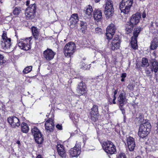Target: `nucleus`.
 <instances>
[{"mask_svg": "<svg viewBox=\"0 0 158 158\" xmlns=\"http://www.w3.org/2000/svg\"><path fill=\"white\" fill-rule=\"evenodd\" d=\"M136 118H139V121L141 123L139 128L138 135L140 138H143L149 133L151 125L147 119L144 120L140 114L136 115Z\"/></svg>", "mask_w": 158, "mask_h": 158, "instance_id": "obj_1", "label": "nucleus"}, {"mask_svg": "<svg viewBox=\"0 0 158 158\" xmlns=\"http://www.w3.org/2000/svg\"><path fill=\"white\" fill-rule=\"evenodd\" d=\"M133 0H122L119 5V8L121 12L124 14L128 13L133 3Z\"/></svg>", "mask_w": 158, "mask_h": 158, "instance_id": "obj_2", "label": "nucleus"}, {"mask_svg": "<svg viewBox=\"0 0 158 158\" xmlns=\"http://www.w3.org/2000/svg\"><path fill=\"white\" fill-rule=\"evenodd\" d=\"M102 146L103 149L107 154H112L116 151L115 146L110 141L103 142Z\"/></svg>", "mask_w": 158, "mask_h": 158, "instance_id": "obj_3", "label": "nucleus"}, {"mask_svg": "<svg viewBox=\"0 0 158 158\" xmlns=\"http://www.w3.org/2000/svg\"><path fill=\"white\" fill-rule=\"evenodd\" d=\"M2 38L0 42V47L2 49L5 50L10 48L11 45V40L10 38H7L6 32L5 31H3Z\"/></svg>", "mask_w": 158, "mask_h": 158, "instance_id": "obj_4", "label": "nucleus"}, {"mask_svg": "<svg viewBox=\"0 0 158 158\" xmlns=\"http://www.w3.org/2000/svg\"><path fill=\"white\" fill-rule=\"evenodd\" d=\"M114 10L113 2L111 0L106 1L105 8L104 13L106 18L112 17L114 13Z\"/></svg>", "mask_w": 158, "mask_h": 158, "instance_id": "obj_5", "label": "nucleus"}, {"mask_svg": "<svg viewBox=\"0 0 158 158\" xmlns=\"http://www.w3.org/2000/svg\"><path fill=\"white\" fill-rule=\"evenodd\" d=\"M36 6L35 4H31L25 11V14L27 19H31L34 17Z\"/></svg>", "mask_w": 158, "mask_h": 158, "instance_id": "obj_6", "label": "nucleus"}, {"mask_svg": "<svg viewBox=\"0 0 158 158\" xmlns=\"http://www.w3.org/2000/svg\"><path fill=\"white\" fill-rule=\"evenodd\" d=\"M30 38L25 40L21 39L19 40L18 43V46L21 49L25 50H28L31 48L30 44Z\"/></svg>", "mask_w": 158, "mask_h": 158, "instance_id": "obj_7", "label": "nucleus"}, {"mask_svg": "<svg viewBox=\"0 0 158 158\" xmlns=\"http://www.w3.org/2000/svg\"><path fill=\"white\" fill-rule=\"evenodd\" d=\"M116 29L113 23L110 24L106 28V35L107 39L110 40L111 39L114 35Z\"/></svg>", "mask_w": 158, "mask_h": 158, "instance_id": "obj_8", "label": "nucleus"}, {"mask_svg": "<svg viewBox=\"0 0 158 158\" xmlns=\"http://www.w3.org/2000/svg\"><path fill=\"white\" fill-rule=\"evenodd\" d=\"M152 54L154 56V58L151 56L149 60V62L152 64V71H154L155 73H156L158 70V61L156 59V56L155 53H153Z\"/></svg>", "mask_w": 158, "mask_h": 158, "instance_id": "obj_9", "label": "nucleus"}, {"mask_svg": "<svg viewBox=\"0 0 158 158\" xmlns=\"http://www.w3.org/2000/svg\"><path fill=\"white\" fill-rule=\"evenodd\" d=\"M7 120L13 128L19 127L20 125V123L19 119L15 116L10 117L8 118Z\"/></svg>", "mask_w": 158, "mask_h": 158, "instance_id": "obj_10", "label": "nucleus"}, {"mask_svg": "<svg viewBox=\"0 0 158 158\" xmlns=\"http://www.w3.org/2000/svg\"><path fill=\"white\" fill-rule=\"evenodd\" d=\"M77 91L80 95H83L86 92V86L85 83L83 81L80 82L78 84L77 88Z\"/></svg>", "mask_w": 158, "mask_h": 158, "instance_id": "obj_11", "label": "nucleus"}, {"mask_svg": "<svg viewBox=\"0 0 158 158\" xmlns=\"http://www.w3.org/2000/svg\"><path fill=\"white\" fill-rule=\"evenodd\" d=\"M55 55V53L49 48H47L43 52V56L48 60H50L52 59Z\"/></svg>", "mask_w": 158, "mask_h": 158, "instance_id": "obj_12", "label": "nucleus"}, {"mask_svg": "<svg viewBox=\"0 0 158 158\" xmlns=\"http://www.w3.org/2000/svg\"><path fill=\"white\" fill-rule=\"evenodd\" d=\"M70 151V153L72 157H77L81 153L80 145L76 144L74 147L72 148Z\"/></svg>", "mask_w": 158, "mask_h": 158, "instance_id": "obj_13", "label": "nucleus"}, {"mask_svg": "<svg viewBox=\"0 0 158 158\" xmlns=\"http://www.w3.org/2000/svg\"><path fill=\"white\" fill-rule=\"evenodd\" d=\"M120 40L119 37L117 35L113 39L111 42V48L112 50H115L119 48L120 47Z\"/></svg>", "mask_w": 158, "mask_h": 158, "instance_id": "obj_14", "label": "nucleus"}, {"mask_svg": "<svg viewBox=\"0 0 158 158\" xmlns=\"http://www.w3.org/2000/svg\"><path fill=\"white\" fill-rule=\"evenodd\" d=\"M45 126L46 130L48 132L52 131L54 128V122L50 118L49 119L46 121Z\"/></svg>", "mask_w": 158, "mask_h": 158, "instance_id": "obj_15", "label": "nucleus"}, {"mask_svg": "<svg viewBox=\"0 0 158 158\" xmlns=\"http://www.w3.org/2000/svg\"><path fill=\"white\" fill-rule=\"evenodd\" d=\"M140 18V15L139 13H137L131 16L130 22L132 24L136 25L139 22Z\"/></svg>", "mask_w": 158, "mask_h": 158, "instance_id": "obj_16", "label": "nucleus"}, {"mask_svg": "<svg viewBox=\"0 0 158 158\" xmlns=\"http://www.w3.org/2000/svg\"><path fill=\"white\" fill-rule=\"evenodd\" d=\"M78 21V17L77 14H73L70 18V23L71 27H74Z\"/></svg>", "mask_w": 158, "mask_h": 158, "instance_id": "obj_17", "label": "nucleus"}, {"mask_svg": "<svg viewBox=\"0 0 158 158\" xmlns=\"http://www.w3.org/2000/svg\"><path fill=\"white\" fill-rule=\"evenodd\" d=\"M127 143L129 150L130 151H133L135 145L134 139L129 137L127 139Z\"/></svg>", "mask_w": 158, "mask_h": 158, "instance_id": "obj_18", "label": "nucleus"}, {"mask_svg": "<svg viewBox=\"0 0 158 158\" xmlns=\"http://www.w3.org/2000/svg\"><path fill=\"white\" fill-rule=\"evenodd\" d=\"M118 101L120 105L119 106H123L127 102L125 96L122 93L119 94L118 98Z\"/></svg>", "mask_w": 158, "mask_h": 158, "instance_id": "obj_19", "label": "nucleus"}, {"mask_svg": "<svg viewBox=\"0 0 158 158\" xmlns=\"http://www.w3.org/2000/svg\"><path fill=\"white\" fill-rule=\"evenodd\" d=\"M94 17L95 20L97 21L102 18V15L101 11L97 10L94 11L93 13Z\"/></svg>", "mask_w": 158, "mask_h": 158, "instance_id": "obj_20", "label": "nucleus"}, {"mask_svg": "<svg viewBox=\"0 0 158 158\" xmlns=\"http://www.w3.org/2000/svg\"><path fill=\"white\" fill-rule=\"evenodd\" d=\"M63 146L62 144H57L56 148L58 154L62 157L65 156V151L63 148Z\"/></svg>", "mask_w": 158, "mask_h": 158, "instance_id": "obj_21", "label": "nucleus"}, {"mask_svg": "<svg viewBox=\"0 0 158 158\" xmlns=\"http://www.w3.org/2000/svg\"><path fill=\"white\" fill-rule=\"evenodd\" d=\"M93 11L92 6L90 5L87 6L85 7L84 10V11L85 13V16L88 17L91 15V13Z\"/></svg>", "mask_w": 158, "mask_h": 158, "instance_id": "obj_22", "label": "nucleus"}, {"mask_svg": "<svg viewBox=\"0 0 158 158\" xmlns=\"http://www.w3.org/2000/svg\"><path fill=\"white\" fill-rule=\"evenodd\" d=\"M34 138L36 142L38 144H41L44 141V137L41 133L38 134L37 135L34 136Z\"/></svg>", "mask_w": 158, "mask_h": 158, "instance_id": "obj_23", "label": "nucleus"}, {"mask_svg": "<svg viewBox=\"0 0 158 158\" xmlns=\"http://www.w3.org/2000/svg\"><path fill=\"white\" fill-rule=\"evenodd\" d=\"M134 25L130 23H128L125 25V30L127 34H128L133 30V26Z\"/></svg>", "mask_w": 158, "mask_h": 158, "instance_id": "obj_24", "label": "nucleus"}, {"mask_svg": "<svg viewBox=\"0 0 158 158\" xmlns=\"http://www.w3.org/2000/svg\"><path fill=\"white\" fill-rule=\"evenodd\" d=\"M91 110V111L90 112V114L94 115H99L98 107L97 105H94Z\"/></svg>", "mask_w": 158, "mask_h": 158, "instance_id": "obj_25", "label": "nucleus"}, {"mask_svg": "<svg viewBox=\"0 0 158 158\" xmlns=\"http://www.w3.org/2000/svg\"><path fill=\"white\" fill-rule=\"evenodd\" d=\"M142 30V28L140 27L135 29L133 32V35L132 37V38H134L137 39V38L138 37L139 34Z\"/></svg>", "mask_w": 158, "mask_h": 158, "instance_id": "obj_26", "label": "nucleus"}, {"mask_svg": "<svg viewBox=\"0 0 158 158\" xmlns=\"http://www.w3.org/2000/svg\"><path fill=\"white\" fill-rule=\"evenodd\" d=\"M76 50L75 44L72 42H70V57L73 55Z\"/></svg>", "mask_w": 158, "mask_h": 158, "instance_id": "obj_27", "label": "nucleus"}, {"mask_svg": "<svg viewBox=\"0 0 158 158\" xmlns=\"http://www.w3.org/2000/svg\"><path fill=\"white\" fill-rule=\"evenodd\" d=\"M29 130L27 124L25 123L21 124V131L25 133H27Z\"/></svg>", "mask_w": 158, "mask_h": 158, "instance_id": "obj_28", "label": "nucleus"}, {"mask_svg": "<svg viewBox=\"0 0 158 158\" xmlns=\"http://www.w3.org/2000/svg\"><path fill=\"white\" fill-rule=\"evenodd\" d=\"M64 53L65 56H69V42L67 44L64 46L63 49Z\"/></svg>", "mask_w": 158, "mask_h": 158, "instance_id": "obj_29", "label": "nucleus"}, {"mask_svg": "<svg viewBox=\"0 0 158 158\" xmlns=\"http://www.w3.org/2000/svg\"><path fill=\"white\" fill-rule=\"evenodd\" d=\"M131 44L132 48L134 49H136L138 47L137 44V40L136 39L132 38L131 42Z\"/></svg>", "mask_w": 158, "mask_h": 158, "instance_id": "obj_30", "label": "nucleus"}, {"mask_svg": "<svg viewBox=\"0 0 158 158\" xmlns=\"http://www.w3.org/2000/svg\"><path fill=\"white\" fill-rule=\"evenodd\" d=\"M32 32L34 38L36 39H38V31L37 28L34 27H33L32 28Z\"/></svg>", "mask_w": 158, "mask_h": 158, "instance_id": "obj_31", "label": "nucleus"}, {"mask_svg": "<svg viewBox=\"0 0 158 158\" xmlns=\"http://www.w3.org/2000/svg\"><path fill=\"white\" fill-rule=\"evenodd\" d=\"M31 131L32 134L34 135V136H35V135H37L38 134L41 133L38 128L35 127L32 128Z\"/></svg>", "mask_w": 158, "mask_h": 158, "instance_id": "obj_32", "label": "nucleus"}, {"mask_svg": "<svg viewBox=\"0 0 158 158\" xmlns=\"http://www.w3.org/2000/svg\"><path fill=\"white\" fill-rule=\"evenodd\" d=\"M80 25L81 27V29L83 33L85 32V30L86 29L87 23L85 22L82 21L81 22Z\"/></svg>", "mask_w": 158, "mask_h": 158, "instance_id": "obj_33", "label": "nucleus"}, {"mask_svg": "<svg viewBox=\"0 0 158 158\" xmlns=\"http://www.w3.org/2000/svg\"><path fill=\"white\" fill-rule=\"evenodd\" d=\"M158 46V42L155 40L152 41L151 44L150 46V48L152 50L155 49Z\"/></svg>", "mask_w": 158, "mask_h": 158, "instance_id": "obj_34", "label": "nucleus"}, {"mask_svg": "<svg viewBox=\"0 0 158 158\" xmlns=\"http://www.w3.org/2000/svg\"><path fill=\"white\" fill-rule=\"evenodd\" d=\"M142 66L143 67H147L149 65V63L148 62L147 59L145 58H143L142 59Z\"/></svg>", "mask_w": 158, "mask_h": 158, "instance_id": "obj_35", "label": "nucleus"}, {"mask_svg": "<svg viewBox=\"0 0 158 158\" xmlns=\"http://www.w3.org/2000/svg\"><path fill=\"white\" fill-rule=\"evenodd\" d=\"M21 12V8L20 7H15L13 10V14L15 15H18Z\"/></svg>", "mask_w": 158, "mask_h": 158, "instance_id": "obj_36", "label": "nucleus"}, {"mask_svg": "<svg viewBox=\"0 0 158 158\" xmlns=\"http://www.w3.org/2000/svg\"><path fill=\"white\" fill-rule=\"evenodd\" d=\"M32 68V67L31 66L27 67L23 70V73L25 74L28 73L31 71Z\"/></svg>", "mask_w": 158, "mask_h": 158, "instance_id": "obj_37", "label": "nucleus"}, {"mask_svg": "<svg viewBox=\"0 0 158 158\" xmlns=\"http://www.w3.org/2000/svg\"><path fill=\"white\" fill-rule=\"evenodd\" d=\"M145 71L147 76L148 77H151L152 74V73L153 72V71H152V69L151 68V70H149L148 69H147Z\"/></svg>", "mask_w": 158, "mask_h": 158, "instance_id": "obj_38", "label": "nucleus"}, {"mask_svg": "<svg viewBox=\"0 0 158 158\" xmlns=\"http://www.w3.org/2000/svg\"><path fill=\"white\" fill-rule=\"evenodd\" d=\"M4 58L3 55L0 54V65H2L6 62V60L4 59Z\"/></svg>", "mask_w": 158, "mask_h": 158, "instance_id": "obj_39", "label": "nucleus"}, {"mask_svg": "<svg viewBox=\"0 0 158 158\" xmlns=\"http://www.w3.org/2000/svg\"><path fill=\"white\" fill-rule=\"evenodd\" d=\"M95 32L96 33L99 34H101L102 33V30L99 27H97L95 28Z\"/></svg>", "mask_w": 158, "mask_h": 158, "instance_id": "obj_40", "label": "nucleus"}, {"mask_svg": "<svg viewBox=\"0 0 158 158\" xmlns=\"http://www.w3.org/2000/svg\"><path fill=\"white\" fill-rule=\"evenodd\" d=\"M91 115V119L92 121H93L94 122H95L97 119H98V116L99 115H94L92 114Z\"/></svg>", "mask_w": 158, "mask_h": 158, "instance_id": "obj_41", "label": "nucleus"}, {"mask_svg": "<svg viewBox=\"0 0 158 158\" xmlns=\"http://www.w3.org/2000/svg\"><path fill=\"white\" fill-rule=\"evenodd\" d=\"M118 158H126V157L125 154L122 153L120 154Z\"/></svg>", "mask_w": 158, "mask_h": 158, "instance_id": "obj_42", "label": "nucleus"}, {"mask_svg": "<svg viewBox=\"0 0 158 158\" xmlns=\"http://www.w3.org/2000/svg\"><path fill=\"white\" fill-rule=\"evenodd\" d=\"M123 106H119V108L120 110L122 111V113L123 114H125V112L124 109L123 107Z\"/></svg>", "mask_w": 158, "mask_h": 158, "instance_id": "obj_43", "label": "nucleus"}, {"mask_svg": "<svg viewBox=\"0 0 158 158\" xmlns=\"http://www.w3.org/2000/svg\"><path fill=\"white\" fill-rule=\"evenodd\" d=\"M56 127L58 129L60 130H61L62 129V126L61 125L57 124L56 125Z\"/></svg>", "mask_w": 158, "mask_h": 158, "instance_id": "obj_44", "label": "nucleus"}, {"mask_svg": "<svg viewBox=\"0 0 158 158\" xmlns=\"http://www.w3.org/2000/svg\"><path fill=\"white\" fill-rule=\"evenodd\" d=\"M127 88L130 90H132L133 89V86L132 85H129L127 86Z\"/></svg>", "mask_w": 158, "mask_h": 158, "instance_id": "obj_45", "label": "nucleus"}, {"mask_svg": "<svg viewBox=\"0 0 158 158\" xmlns=\"http://www.w3.org/2000/svg\"><path fill=\"white\" fill-rule=\"evenodd\" d=\"M127 74L125 73H123L122 74L121 77L123 78H125L126 77Z\"/></svg>", "mask_w": 158, "mask_h": 158, "instance_id": "obj_46", "label": "nucleus"}, {"mask_svg": "<svg viewBox=\"0 0 158 158\" xmlns=\"http://www.w3.org/2000/svg\"><path fill=\"white\" fill-rule=\"evenodd\" d=\"M142 17L143 18H144L146 16V14L145 11H143L142 14Z\"/></svg>", "mask_w": 158, "mask_h": 158, "instance_id": "obj_47", "label": "nucleus"}, {"mask_svg": "<svg viewBox=\"0 0 158 158\" xmlns=\"http://www.w3.org/2000/svg\"><path fill=\"white\" fill-rule=\"evenodd\" d=\"M116 99V97L115 96H114V99L113 100V103L114 104H115L116 103V102H115V100Z\"/></svg>", "mask_w": 158, "mask_h": 158, "instance_id": "obj_48", "label": "nucleus"}, {"mask_svg": "<svg viewBox=\"0 0 158 158\" xmlns=\"http://www.w3.org/2000/svg\"><path fill=\"white\" fill-rule=\"evenodd\" d=\"M29 3H30V1H27L26 2V5L27 6H28L29 5Z\"/></svg>", "mask_w": 158, "mask_h": 158, "instance_id": "obj_49", "label": "nucleus"}, {"mask_svg": "<svg viewBox=\"0 0 158 158\" xmlns=\"http://www.w3.org/2000/svg\"><path fill=\"white\" fill-rule=\"evenodd\" d=\"M36 158H42L40 155H38Z\"/></svg>", "mask_w": 158, "mask_h": 158, "instance_id": "obj_50", "label": "nucleus"}, {"mask_svg": "<svg viewBox=\"0 0 158 158\" xmlns=\"http://www.w3.org/2000/svg\"><path fill=\"white\" fill-rule=\"evenodd\" d=\"M117 91L116 90H115L114 92V96H115V95L117 94Z\"/></svg>", "mask_w": 158, "mask_h": 158, "instance_id": "obj_51", "label": "nucleus"}, {"mask_svg": "<svg viewBox=\"0 0 158 158\" xmlns=\"http://www.w3.org/2000/svg\"><path fill=\"white\" fill-rule=\"evenodd\" d=\"M85 139V140H86L87 139V137L86 136H85L84 137H83V139L84 140V139Z\"/></svg>", "mask_w": 158, "mask_h": 158, "instance_id": "obj_52", "label": "nucleus"}, {"mask_svg": "<svg viewBox=\"0 0 158 158\" xmlns=\"http://www.w3.org/2000/svg\"><path fill=\"white\" fill-rule=\"evenodd\" d=\"M121 81L122 82L124 81V78H122L121 79Z\"/></svg>", "mask_w": 158, "mask_h": 158, "instance_id": "obj_53", "label": "nucleus"}, {"mask_svg": "<svg viewBox=\"0 0 158 158\" xmlns=\"http://www.w3.org/2000/svg\"><path fill=\"white\" fill-rule=\"evenodd\" d=\"M94 1L96 2H99L100 0H94Z\"/></svg>", "mask_w": 158, "mask_h": 158, "instance_id": "obj_54", "label": "nucleus"}, {"mask_svg": "<svg viewBox=\"0 0 158 158\" xmlns=\"http://www.w3.org/2000/svg\"><path fill=\"white\" fill-rule=\"evenodd\" d=\"M135 158H141L140 156H137Z\"/></svg>", "mask_w": 158, "mask_h": 158, "instance_id": "obj_55", "label": "nucleus"}, {"mask_svg": "<svg viewBox=\"0 0 158 158\" xmlns=\"http://www.w3.org/2000/svg\"><path fill=\"white\" fill-rule=\"evenodd\" d=\"M17 143L19 144L20 143V142L19 141H18L17 142Z\"/></svg>", "mask_w": 158, "mask_h": 158, "instance_id": "obj_56", "label": "nucleus"}, {"mask_svg": "<svg viewBox=\"0 0 158 158\" xmlns=\"http://www.w3.org/2000/svg\"><path fill=\"white\" fill-rule=\"evenodd\" d=\"M156 24L157 26H158V21L156 22Z\"/></svg>", "mask_w": 158, "mask_h": 158, "instance_id": "obj_57", "label": "nucleus"}, {"mask_svg": "<svg viewBox=\"0 0 158 158\" xmlns=\"http://www.w3.org/2000/svg\"><path fill=\"white\" fill-rule=\"evenodd\" d=\"M153 22H151V26H153Z\"/></svg>", "mask_w": 158, "mask_h": 158, "instance_id": "obj_58", "label": "nucleus"}, {"mask_svg": "<svg viewBox=\"0 0 158 158\" xmlns=\"http://www.w3.org/2000/svg\"><path fill=\"white\" fill-rule=\"evenodd\" d=\"M82 65L84 66V65H85V64L84 63H83Z\"/></svg>", "mask_w": 158, "mask_h": 158, "instance_id": "obj_59", "label": "nucleus"}, {"mask_svg": "<svg viewBox=\"0 0 158 158\" xmlns=\"http://www.w3.org/2000/svg\"><path fill=\"white\" fill-rule=\"evenodd\" d=\"M73 136V135H72V134H71V136Z\"/></svg>", "mask_w": 158, "mask_h": 158, "instance_id": "obj_60", "label": "nucleus"}, {"mask_svg": "<svg viewBox=\"0 0 158 158\" xmlns=\"http://www.w3.org/2000/svg\"><path fill=\"white\" fill-rule=\"evenodd\" d=\"M157 130H158V128H157Z\"/></svg>", "mask_w": 158, "mask_h": 158, "instance_id": "obj_61", "label": "nucleus"}]
</instances>
